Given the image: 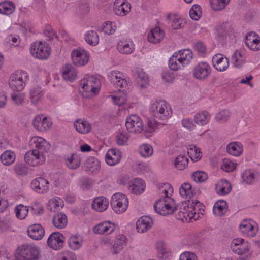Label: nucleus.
Wrapping results in <instances>:
<instances>
[{
  "label": "nucleus",
  "instance_id": "nucleus-10",
  "mask_svg": "<svg viewBox=\"0 0 260 260\" xmlns=\"http://www.w3.org/2000/svg\"><path fill=\"white\" fill-rule=\"evenodd\" d=\"M73 63L76 66L85 65L89 60V56L87 52L81 49L74 50L71 53Z\"/></svg>",
  "mask_w": 260,
  "mask_h": 260
},
{
  "label": "nucleus",
  "instance_id": "nucleus-30",
  "mask_svg": "<svg viewBox=\"0 0 260 260\" xmlns=\"http://www.w3.org/2000/svg\"><path fill=\"white\" fill-rule=\"evenodd\" d=\"M53 224L58 229H63L67 224L68 219L66 214L62 212H59L54 214L53 218Z\"/></svg>",
  "mask_w": 260,
  "mask_h": 260
},
{
  "label": "nucleus",
  "instance_id": "nucleus-58",
  "mask_svg": "<svg viewBox=\"0 0 260 260\" xmlns=\"http://www.w3.org/2000/svg\"><path fill=\"white\" fill-rule=\"evenodd\" d=\"M166 202L167 200H166L165 197H164L163 199H160L155 202L154 204V209L156 213L162 215V212L164 211L163 209L164 207Z\"/></svg>",
  "mask_w": 260,
  "mask_h": 260
},
{
  "label": "nucleus",
  "instance_id": "nucleus-31",
  "mask_svg": "<svg viewBox=\"0 0 260 260\" xmlns=\"http://www.w3.org/2000/svg\"><path fill=\"white\" fill-rule=\"evenodd\" d=\"M74 125L76 130L81 134H87L91 129L90 124L88 121L83 119H80L76 120L74 122Z\"/></svg>",
  "mask_w": 260,
  "mask_h": 260
},
{
  "label": "nucleus",
  "instance_id": "nucleus-26",
  "mask_svg": "<svg viewBox=\"0 0 260 260\" xmlns=\"http://www.w3.org/2000/svg\"><path fill=\"white\" fill-rule=\"evenodd\" d=\"M108 205V200L103 196L95 198L92 203V208L98 212L105 211Z\"/></svg>",
  "mask_w": 260,
  "mask_h": 260
},
{
  "label": "nucleus",
  "instance_id": "nucleus-12",
  "mask_svg": "<svg viewBox=\"0 0 260 260\" xmlns=\"http://www.w3.org/2000/svg\"><path fill=\"white\" fill-rule=\"evenodd\" d=\"M195 206H198V208H200L202 204L197 200L194 201L192 200L191 204H188L187 207L184 206L183 211L180 212L182 213L183 217L185 218L186 220L187 218L189 220L193 219L194 220L198 219L199 216L196 213Z\"/></svg>",
  "mask_w": 260,
  "mask_h": 260
},
{
  "label": "nucleus",
  "instance_id": "nucleus-52",
  "mask_svg": "<svg viewBox=\"0 0 260 260\" xmlns=\"http://www.w3.org/2000/svg\"><path fill=\"white\" fill-rule=\"evenodd\" d=\"M16 217L20 219H24L28 213V209L22 204H19L15 208Z\"/></svg>",
  "mask_w": 260,
  "mask_h": 260
},
{
  "label": "nucleus",
  "instance_id": "nucleus-4",
  "mask_svg": "<svg viewBox=\"0 0 260 260\" xmlns=\"http://www.w3.org/2000/svg\"><path fill=\"white\" fill-rule=\"evenodd\" d=\"M150 110L154 116L160 119L167 117L172 114L171 108L163 101L154 102L151 105Z\"/></svg>",
  "mask_w": 260,
  "mask_h": 260
},
{
  "label": "nucleus",
  "instance_id": "nucleus-3",
  "mask_svg": "<svg viewBox=\"0 0 260 260\" xmlns=\"http://www.w3.org/2000/svg\"><path fill=\"white\" fill-rule=\"evenodd\" d=\"M50 47L46 42H35L30 47L31 54L40 59H47L50 54Z\"/></svg>",
  "mask_w": 260,
  "mask_h": 260
},
{
  "label": "nucleus",
  "instance_id": "nucleus-28",
  "mask_svg": "<svg viewBox=\"0 0 260 260\" xmlns=\"http://www.w3.org/2000/svg\"><path fill=\"white\" fill-rule=\"evenodd\" d=\"M127 239L123 235H118L114 240V244L111 247L113 253L117 254L120 252L127 243Z\"/></svg>",
  "mask_w": 260,
  "mask_h": 260
},
{
  "label": "nucleus",
  "instance_id": "nucleus-57",
  "mask_svg": "<svg viewBox=\"0 0 260 260\" xmlns=\"http://www.w3.org/2000/svg\"><path fill=\"white\" fill-rule=\"evenodd\" d=\"M139 153L144 157H149L153 153L152 147L147 144H143L140 147Z\"/></svg>",
  "mask_w": 260,
  "mask_h": 260
},
{
  "label": "nucleus",
  "instance_id": "nucleus-44",
  "mask_svg": "<svg viewBox=\"0 0 260 260\" xmlns=\"http://www.w3.org/2000/svg\"><path fill=\"white\" fill-rule=\"evenodd\" d=\"M134 76L137 82L141 84L142 88L146 87L148 82V77L146 73L142 70H138L135 72Z\"/></svg>",
  "mask_w": 260,
  "mask_h": 260
},
{
  "label": "nucleus",
  "instance_id": "nucleus-38",
  "mask_svg": "<svg viewBox=\"0 0 260 260\" xmlns=\"http://www.w3.org/2000/svg\"><path fill=\"white\" fill-rule=\"evenodd\" d=\"M62 77L66 80H74L77 77V72L75 69L72 65L67 64L63 69Z\"/></svg>",
  "mask_w": 260,
  "mask_h": 260
},
{
  "label": "nucleus",
  "instance_id": "nucleus-54",
  "mask_svg": "<svg viewBox=\"0 0 260 260\" xmlns=\"http://www.w3.org/2000/svg\"><path fill=\"white\" fill-rule=\"evenodd\" d=\"M202 14V9L199 5L195 4L193 5L189 11L190 18L194 20H198Z\"/></svg>",
  "mask_w": 260,
  "mask_h": 260
},
{
  "label": "nucleus",
  "instance_id": "nucleus-1",
  "mask_svg": "<svg viewBox=\"0 0 260 260\" xmlns=\"http://www.w3.org/2000/svg\"><path fill=\"white\" fill-rule=\"evenodd\" d=\"M40 251L38 246L32 244H24L17 248L15 260H39Z\"/></svg>",
  "mask_w": 260,
  "mask_h": 260
},
{
  "label": "nucleus",
  "instance_id": "nucleus-34",
  "mask_svg": "<svg viewBox=\"0 0 260 260\" xmlns=\"http://www.w3.org/2000/svg\"><path fill=\"white\" fill-rule=\"evenodd\" d=\"M179 193L182 197L187 199L188 203L190 202L189 199L195 194V192L192 189L191 184L188 182H185L181 185L179 189Z\"/></svg>",
  "mask_w": 260,
  "mask_h": 260
},
{
  "label": "nucleus",
  "instance_id": "nucleus-61",
  "mask_svg": "<svg viewBox=\"0 0 260 260\" xmlns=\"http://www.w3.org/2000/svg\"><path fill=\"white\" fill-rule=\"evenodd\" d=\"M237 164L231 161L229 159H224L221 166V169L225 172H232L235 168Z\"/></svg>",
  "mask_w": 260,
  "mask_h": 260
},
{
  "label": "nucleus",
  "instance_id": "nucleus-43",
  "mask_svg": "<svg viewBox=\"0 0 260 260\" xmlns=\"http://www.w3.org/2000/svg\"><path fill=\"white\" fill-rule=\"evenodd\" d=\"M232 61L237 68H241L245 63V58L241 51L237 50L232 56Z\"/></svg>",
  "mask_w": 260,
  "mask_h": 260
},
{
  "label": "nucleus",
  "instance_id": "nucleus-25",
  "mask_svg": "<svg viewBox=\"0 0 260 260\" xmlns=\"http://www.w3.org/2000/svg\"><path fill=\"white\" fill-rule=\"evenodd\" d=\"M239 229L243 234L248 237H253L257 233V230L247 220H244L240 224Z\"/></svg>",
  "mask_w": 260,
  "mask_h": 260
},
{
  "label": "nucleus",
  "instance_id": "nucleus-7",
  "mask_svg": "<svg viewBox=\"0 0 260 260\" xmlns=\"http://www.w3.org/2000/svg\"><path fill=\"white\" fill-rule=\"evenodd\" d=\"M231 248L232 251L239 255L246 254L250 249V246L248 242H245L242 238L234 239L231 244Z\"/></svg>",
  "mask_w": 260,
  "mask_h": 260
},
{
  "label": "nucleus",
  "instance_id": "nucleus-40",
  "mask_svg": "<svg viewBox=\"0 0 260 260\" xmlns=\"http://www.w3.org/2000/svg\"><path fill=\"white\" fill-rule=\"evenodd\" d=\"M210 115L208 112L204 111L202 113H198L194 116V122L199 126H204L209 121Z\"/></svg>",
  "mask_w": 260,
  "mask_h": 260
},
{
  "label": "nucleus",
  "instance_id": "nucleus-11",
  "mask_svg": "<svg viewBox=\"0 0 260 260\" xmlns=\"http://www.w3.org/2000/svg\"><path fill=\"white\" fill-rule=\"evenodd\" d=\"M25 160L28 165L37 166L44 161L45 157L39 151L34 149L26 153Z\"/></svg>",
  "mask_w": 260,
  "mask_h": 260
},
{
  "label": "nucleus",
  "instance_id": "nucleus-50",
  "mask_svg": "<svg viewBox=\"0 0 260 260\" xmlns=\"http://www.w3.org/2000/svg\"><path fill=\"white\" fill-rule=\"evenodd\" d=\"M31 102L36 104L42 98V90L40 87H36L30 91Z\"/></svg>",
  "mask_w": 260,
  "mask_h": 260
},
{
  "label": "nucleus",
  "instance_id": "nucleus-36",
  "mask_svg": "<svg viewBox=\"0 0 260 260\" xmlns=\"http://www.w3.org/2000/svg\"><path fill=\"white\" fill-rule=\"evenodd\" d=\"M228 204L224 200L217 201L213 207V211L214 214L222 216L226 212Z\"/></svg>",
  "mask_w": 260,
  "mask_h": 260
},
{
  "label": "nucleus",
  "instance_id": "nucleus-35",
  "mask_svg": "<svg viewBox=\"0 0 260 260\" xmlns=\"http://www.w3.org/2000/svg\"><path fill=\"white\" fill-rule=\"evenodd\" d=\"M84 166L87 171H90L92 173H94L100 168V161L92 156H90L87 159Z\"/></svg>",
  "mask_w": 260,
  "mask_h": 260
},
{
  "label": "nucleus",
  "instance_id": "nucleus-48",
  "mask_svg": "<svg viewBox=\"0 0 260 260\" xmlns=\"http://www.w3.org/2000/svg\"><path fill=\"white\" fill-rule=\"evenodd\" d=\"M131 6L130 4H124L113 8L114 13L119 16L126 15L131 11Z\"/></svg>",
  "mask_w": 260,
  "mask_h": 260
},
{
  "label": "nucleus",
  "instance_id": "nucleus-24",
  "mask_svg": "<svg viewBox=\"0 0 260 260\" xmlns=\"http://www.w3.org/2000/svg\"><path fill=\"white\" fill-rule=\"evenodd\" d=\"M145 187L144 181L142 179L138 178L128 183V189L132 193L139 194L143 193Z\"/></svg>",
  "mask_w": 260,
  "mask_h": 260
},
{
  "label": "nucleus",
  "instance_id": "nucleus-29",
  "mask_svg": "<svg viewBox=\"0 0 260 260\" xmlns=\"http://www.w3.org/2000/svg\"><path fill=\"white\" fill-rule=\"evenodd\" d=\"M215 190L219 195H226L231 191V184L226 180H220L215 185Z\"/></svg>",
  "mask_w": 260,
  "mask_h": 260
},
{
  "label": "nucleus",
  "instance_id": "nucleus-39",
  "mask_svg": "<svg viewBox=\"0 0 260 260\" xmlns=\"http://www.w3.org/2000/svg\"><path fill=\"white\" fill-rule=\"evenodd\" d=\"M258 173L251 170H247L242 174L243 181L247 184H252L255 182V178L258 176Z\"/></svg>",
  "mask_w": 260,
  "mask_h": 260
},
{
  "label": "nucleus",
  "instance_id": "nucleus-63",
  "mask_svg": "<svg viewBox=\"0 0 260 260\" xmlns=\"http://www.w3.org/2000/svg\"><path fill=\"white\" fill-rule=\"evenodd\" d=\"M14 170L19 175H25L28 172L27 167L23 164H19L15 166Z\"/></svg>",
  "mask_w": 260,
  "mask_h": 260
},
{
  "label": "nucleus",
  "instance_id": "nucleus-33",
  "mask_svg": "<svg viewBox=\"0 0 260 260\" xmlns=\"http://www.w3.org/2000/svg\"><path fill=\"white\" fill-rule=\"evenodd\" d=\"M226 150L231 155L238 156L243 152V146L241 143L238 142H232L228 145Z\"/></svg>",
  "mask_w": 260,
  "mask_h": 260
},
{
  "label": "nucleus",
  "instance_id": "nucleus-2",
  "mask_svg": "<svg viewBox=\"0 0 260 260\" xmlns=\"http://www.w3.org/2000/svg\"><path fill=\"white\" fill-rule=\"evenodd\" d=\"M111 205L116 213H122L127 209L128 200L126 195L119 192L116 193L112 197Z\"/></svg>",
  "mask_w": 260,
  "mask_h": 260
},
{
  "label": "nucleus",
  "instance_id": "nucleus-27",
  "mask_svg": "<svg viewBox=\"0 0 260 260\" xmlns=\"http://www.w3.org/2000/svg\"><path fill=\"white\" fill-rule=\"evenodd\" d=\"M120 159V152L116 149H110L106 154L105 160L109 165L113 166L118 164Z\"/></svg>",
  "mask_w": 260,
  "mask_h": 260
},
{
  "label": "nucleus",
  "instance_id": "nucleus-6",
  "mask_svg": "<svg viewBox=\"0 0 260 260\" xmlns=\"http://www.w3.org/2000/svg\"><path fill=\"white\" fill-rule=\"evenodd\" d=\"M125 126L127 130L134 133H140L143 129L141 119L135 114L131 115L126 118Z\"/></svg>",
  "mask_w": 260,
  "mask_h": 260
},
{
  "label": "nucleus",
  "instance_id": "nucleus-32",
  "mask_svg": "<svg viewBox=\"0 0 260 260\" xmlns=\"http://www.w3.org/2000/svg\"><path fill=\"white\" fill-rule=\"evenodd\" d=\"M81 157L77 154H72L71 156L64 159L67 167L72 170L78 168L81 164Z\"/></svg>",
  "mask_w": 260,
  "mask_h": 260
},
{
  "label": "nucleus",
  "instance_id": "nucleus-18",
  "mask_svg": "<svg viewBox=\"0 0 260 260\" xmlns=\"http://www.w3.org/2000/svg\"><path fill=\"white\" fill-rule=\"evenodd\" d=\"M115 229V225L110 221H104L100 223L92 228V231L95 234H110Z\"/></svg>",
  "mask_w": 260,
  "mask_h": 260
},
{
  "label": "nucleus",
  "instance_id": "nucleus-9",
  "mask_svg": "<svg viewBox=\"0 0 260 260\" xmlns=\"http://www.w3.org/2000/svg\"><path fill=\"white\" fill-rule=\"evenodd\" d=\"M64 237L59 232H53L48 237L47 244L49 247L54 250H59L63 247Z\"/></svg>",
  "mask_w": 260,
  "mask_h": 260
},
{
  "label": "nucleus",
  "instance_id": "nucleus-53",
  "mask_svg": "<svg viewBox=\"0 0 260 260\" xmlns=\"http://www.w3.org/2000/svg\"><path fill=\"white\" fill-rule=\"evenodd\" d=\"M188 163V159L183 155H178L175 160V166L179 170H184L186 166H187Z\"/></svg>",
  "mask_w": 260,
  "mask_h": 260
},
{
  "label": "nucleus",
  "instance_id": "nucleus-21",
  "mask_svg": "<svg viewBox=\"0 0 260 260\" xmlns=\"http://www.w3.org/2000/svg\"><path fill=\"white\" fill-rule=\"evenodd\" d=\"M153 224L152 218L147 216L140 218L136 222V229L138 232L143 233L149 229Z\"/></svg>",
  "mask_w": 260,
  "mask_h": 260
},
{
  "label": "nucleus",
  "instance_id": "nucleus-15",
  "mask_svg": "<svg viewBox=\"0 0 260 260\" xmlns=\"http://www.w3.org/2000/svg\"><path fill=\"white\" fill-rule=\"evenodd\" d=\"M29 144L35 149L39 151L40 154H43L47 152L50 148V145L44 139L40 137H34L32 138L29 142Z\"/></svg>",
  "mask_w": 260,
  "mask_h": 260
},
{
  "label": "nucleus",
  "instance_id": "nucleus-41",
  "mask_svg": "<svg viewBox=\"0 0 260 260\" xmlns=\"http://www.w3.org/2000/svg\"><path fill=\"white\" fill-rule=\"evenodd\" d=\"M15 9L14 4L10 1H4L0 3V13L9 15L12 14Z\"/></svg>",
  "mask_w": 260,
  "mask_h": 260
},
{
  "label": "nucleus",
  "instance_id": "nucleus-22",
  "mask_svg": "<svg viewBox=\"0 0 260 260\" xmlns=\"http://www.w3.org/2000/svg\"><path fill=\"white\" fill-rule=\"evenodd\" d=\"M27 233L28 236L32 239L39 240L44 237L45 230L44 228L39 224H35L30 225L28 230Z\"/></svg>",
  "mask_w": 260,
  "mask_h": 260
},
{
  "label": "nucleus",
  "instance_id": "nucleus-8",
  "mask_svg": "<svg viewBox=\"0 0 260 260\" xmlns=\"http://www.w3.org/2000/svg\"><path fill=\"white\" fill-rule=\"evenodd\" d=\"M211 74V68L209 65L205 62L198 63L193 71V77L198 80H202L206 79Z\"/></svg>",
  "mask_w": 260,
  "mask_h": 260
},
{
  "label": "nucleus",
  "instance_id": "nucleus-62",
  "mask_svg": "<svg viewBox=\"0 0 260 260\" xmlns=\"http://www.w3.org/2000/svg\"><path fill=\"white\" fill-rule=\"evenodd\" d=\"M69 247L73 249L76 250L81 246V244L78 239V237L75 236H72L68 240Z\"/></svg>",
  "mask_w": 260,
  "mask_h": 260
},
{
  "label": "nucleus",
  "instance_id": "nucleus-49",
  "mask_svg": "<svg viewBox=\"0 0 260 260\" xmlns=\"http://www.w3.org/2000/svg\"><path fill=\"white\" fill-rule=\"evenodd\" d=\"M188 154L192 160L200 159L202 156V152L199 148L194 145L189 146L187 151Z\"/></svg>",
  "mask_w": 260,
  "mask_h": 260
},
{
  "label": "nucleus",
  "instance_id": "nucleus-16",
  "mask_svg": "<svg viewBox=\"0 0 260 260\" xmlns=\"http://www.w3.org/2000/svg\"><path fill=\"white\" fill-rule=\"evenodd\" d=\"M245 44L251 50H259L260 49L259 36L253 31L248 32L245 37Z\"/></svg>",
  "mask_w": 260,
  "mask_h": 260
},
{
  "label": "nucleus",
  "instance_id": "nucleus-47",
  "mask_svg": "<svg viewBox=\"0 0 260 260\" xmlns=\"http://www.w3.org/2000/svg\"><path fill=\"white\" fill-rule=\"evenodd\" d=\"M117 49L121 53L124 54H129L132 53L134 50L132 44H129L123 41L118 42Z\"/></svg>",
  "mask_w": 260,
  "mask_h": 260
},
{
  "label": "nucleus",
  "instance_id": "nucleus-13",
  "mask_svg": "<svg viewBox=\"0 0 260 260\" xmlns=\"http://www.w3.org/2000/svg\"><path fill=\"white\" fill-rule=\"evenodd\" d=\"M31 189L37 193L44 194L49 190V182L43 177H38L31 182Z\"/></svg>",
  "mask_w": 260,
  "mask_h": 260
},
{
  "label": "nucleus",
  "instance_id": "nucleus-56",
  "mask_svg": "<svg viewBox=\"0 0 260 260\" xmlns=\"http://www.w3.org/2000/svg\"><path fill=\"white\" fill-rule=\"evenodd\" d=\"M191 177L196 182H203L208 179V175L202 171H197L192 173Z\"/></svg>",
  "mask_w": 260,
  "mask_h": 260
},
{
  "label": "nucleus",
  "instance_id": "nucleus-51",
  "mask_svg": "<svg viewBox=\"0 0 260 260\" xmlns=\"http://www.w3.org/2000/svg\"><path fill=\"white\" fill-rule=\"evenodd\" d=\"M230 2V0H211L210 3L212 9L215 11L224 9Z\"/></svg>",
  "mask_w": 260,
  "mask_h": 260
},
{
  "label": "nucleus",
  "instance_id": "nucleus-55",
  "mask_svg": "<svg viewBox=\"0 0 260 260\" xmlns=\"http://www.w3.org/2000/svg\"><path fill=\"white\" fill-rule=\"evenodd\" d=\"M184 59V64H188L192 59V53L189 49L180 50L178 53Z\"/></svg>",
  "mask_w": 260,
  "mask_h": 260
},
{
  "label": "nucleus",
  "instance_id": "nucleus-5",
  "mask_svg": "<svg viewBox=\"0 0 260 260\" xmlns=\"http://www.w3.org/2000/svg\"><path fill=\"white\" fill-rule=\"evenodd\" d=\"M17 72L12 74L10 78L9 86L14 91H20L22 90L25 85L26 75L22 72Z\"/></svg>",
  "mask_w": 260,
  "mask_h": 260
},
{
  "label": "nucleus",
  "instance_id": "nucleus-60",
  "mask_svg": "<svg viewBox=\"0 0 260 260\" xmlns=\"http://www.w3.org/2000/svg\"><path fill=\"white\" fill-rule=\"evenodd\" d=\"M186 24L185 21L182 18L174 17L171 21V26L174 30L181 29Z\"/></svg>",
  "mask_w": 260,
  "mask_h": 260
},
{
  "label": "nucleus",
  "instance_id": "nucleus-37",
  "mask_svg": "<svg viewBox=\"0 0 260 260\" xmlns=\"http://www.w3.org/2000/svg\"><path fill=\"white\" fill-rule=\"evenodd\" d=\"M84 39L89 45L92 46H96L99 43V35L96 31L92 30L86 31Z\"/></svg>",
  "mask_w": 260,
  "mask_h": 260
},
{
  "label": "nucleus",
  "instance_id": "nucleus-42",
  "mask_svg": "<svg viewBox=\"0 0 260 260\" xmlns=\"http://www.w3.org/2000/svg\"><path fill=\"white\" fill-rule=\"evenodd\" d=\"M167 202H165L164 207V211L162 212L163 216H166L173 213L177 210V208L175 206L174 200L170 197H165Z\"/></svg>",
  "mask_w": 260,
  "mask_h": 260
},
{
  "label": "nucleus",
  "instance_id": "nucleus-14",
  "mask_svg": "<svg viewBox=\"0 0 260 260\" xmlns=\"http://www.w3.org/2000/svg\"><path fill=\"white\" fill-rule=\"evenodd\" d=\"M109 78L113 86L118 91H120L121 88L125 87L127 85V81L119 71H112L109 76Z\"/></svg>",
  "mask_w": 260,
  "mask_h": 260
},
{
  "label": "nucleus",
  "instance_id": "nucleus-17",
  "mask_svg": "<svg viewBox=\"0 0 260 260\" xmlns=\"http://www.w3.org/2000/svg\"><path fill=\"white\" fill-rule=\"evenodd\" d=\"M212 61L215 69L220 72L225 71L229 66V59L221 54L214 55Z\"/></svg>",
  "mask_w": 260,
  "mask_h": 260
},
{
  "label": "nucleus",
  "instance_id": "nucleus-19",
  "mask_svg": "<svg viewBox=\"0 0 260 260\" xmlns=\"http://www.w3.org/2000/svg\"><path fill=\"white\" fill-rule=\"evenodd\" d=\"M51 122L46 117L42 115L36 116L33 121L35 128L39 131L43 132L49 129L51 125Z\"/></svg>",
  "mask_w": 260,
  "mask_h": 260
},
{
  "label": "nucleus",
  "instance_id": "nucleus-45",
  "mask_svg": "<svg viewBox=\"0 0 260 260\" xmlns=\"http://www.w3.org/2000/svg\"><path fill=\"white\" fill-rule=\"evenodd\" d=\"M216 30L218 36L220 37H225L229 35L232 31V25L229 23H224L217 27Z\"/></svg>",
  "mask_w": 260,
  "mask_h": 260
},
{
  "label": "nucleus",
  "instance_id": "nucleus-59",
  "mask_svg": "<svg viewBox=\"0 0 260 260\" xmlns=\"http://www.w3.org/2000/svg\"><path fill=\"white\" fill-rule=\"evenodd\" d=\"M158 187L162 193H164V197H169V194L171 196L173 193V189L171 185L169 183H161L158 184Z\"/></svg>",
  "mask_w": 260,
  "mask_h": 260
},
{
  "label": "nucleus",
  "instance_id": "nucleus-23",
  "mask_svg": "<svg viewBox=\"0 0 260 260\" xmlns=\"http://www.w3.org/2000/svg\"><path fill=\"white\" fill-rule=\"evenodd\" d=\"M165 35L164 30L158 26L152 29L148 34L147 39L149 42L153 44L159 43Z\"/></svg>",
  "mask_w": 260,
  "mask_h": 260
},
{
  "label": "nucleus",
  "instance_id": "nucleus-20",
  "mask_svg": "<svg viewBox=\"0 0 260 260\" xmlns=\"http://www.w3.org/2000/svg\"><path fill=\"white\" fill-rule=\"evenodd\" d=\"M93 79H84L81 81L80 86L83 90V96L89 98L97 94L96 93V87H92Z\"/></svg>",
  "mask_w": 260,
  "mask_h": 260
},
{
  "label": "nucleus",
  "instance_id": "nucleus-46",
  "mask_svg": "<svg viewBox=\"0 0 260 260\" xmlns=\"http://www.w3.org/2000/svg\"><path fill=\"white\" fill-rule=\"evenodd\" d=\"M15 159V154L14 152L6 151L1 156V160L3 164L9 166L12 164Z\"/></svg>",
  "mask_w": 260,
  "mask_h": 260
},
{
  "label": "nucleus",
  "instance_id": "nucleus-64",
  "mask_svg": "<svg viewBox=\"0 0 260 260\" xmlns=\"http://www.w3.org/2000/svg\"><path fill=\"white\" fill-rule=\"evenodd\" d=\"M58 260H76V256L72 252L64 251L58 255Z\"/></svg>",
  "mask_w": 260,
  "mask_h": 260
}]
</instances>
